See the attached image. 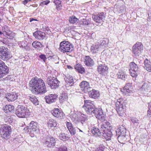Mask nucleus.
I'll use <instances>...</instances> for the list:
<instances>
[{"mask_svg":"<svg viewBox=\"0 0 151 151\" xmlns=\"http://www.w3.org/2000/svg\"><path fill=\"white\" fill-rule=\"evenodd\" d=\"M151 109V101L148 103V109Z\"/></svg>","mask_w":151,"mask_h":151,"instance_id":"obj_61","label":"nucleus"},{"mask_svg":"<svg viewBox=\"0 0 151 151\" xmlns=\"http://www.w3.org/2000/svg\"><path fill=\"white\" fill-rule=\"evenodd\" d=\"M94 115L96 118L101 121L105 119V115L103 114L102 109L100 108H95L93 115Z\"/></svg>","mask_w":151,"mask_h":151,"instance_id":"obj_14","label":"nucleus"},{"mask_svg":"<svg viewBox=\"0 0 151 151\" xmlns=\"http://www.w3.org/2000/svg\"><path fill=\"white\" fill-rule=\"evenodd\" d=\"M50 2V1L49 0H46L42 1L41 2L40 4V5L41 6H42V5H47L48 4H49Z\"/></svg>","mask_w":151,"mask_h":151,"instance_id":"obj_55","label":"nucleus"},{"mask_svg":"<svg viewBox=\"0 0 151 151\" xmlns=\"http://www.w3.org/2000/svg\"><path fill=\"white\" fill-rule=\"evenodd\" d=\"M53 2L55 3L56 6V8L57 9H61L62 7L61 5V1L59 0H54Z\"/></svg>","mask_w":151,"mask_h":151,"instance_id":"obj_43","label":"nucleus"},{"mask_svg":"<svg viewBox=\"0 0 151 151\" xmlns=\"http://www.w3.org/2000/svg\"><path fill=\"white\" fill-rule=\"evenodd\" d=\"M74 67L75 69H76L79 73L82 74L85 72V70L84 68H83L80 64H77L74 66Z\"/></svg>","mask_w":151,"mask_h":151,"instance_id":"obj_34","label":"nucleus"},{"mask_svg":"<svg viewBox=\"0 0 151 151\" xmlns=\"http://www.w3.org/2000/svg\"><path fill=\"white\" fill-rule=\"evenodd\" d=\"M39 57L44 62H45L46 61L47 58L44 55H41Z\"/></svg>","mask_w":151,"mask_h":151,"instance_id":"obj_56","label":"nucleus"},{"mask_svg":"<svg viewBox=\"0 0 151 151\" xmlns=\"http://www.w3.org/2000/svg\"><path fill=\"white\" fill-rule=\"evenodd\" d=\"M66 127L68 129L70 134L73 136L75 135L76 133V130L73 126V125L70 122H66Z\"/></svg>","mask_w":151,"mask_h":151,"instance_id":"obj_24","label":"nucleus"},{"mask_svg":"<svg viewBox=\"0 0 151 151\" xmlns=\"http://www.w3.org/2000/svg\"><path fill=\"white\" fill-rule=\"evenodd\" d=\"M67 67L69 69H72L73 68L70 65H67Z\"/></svg>","mask_w":151,"mask_h":151,"instance_id":"obj_63","label":"nucleus"},{"mask_svg":"<svg viewBox=\"0 0 151 151\" xmlns=\"http://www.w3.org/2000/svg\"><path fill=\"white\" fill-rule=\"evenodd\" d=\"M143 49V45L140 42H137L132 47L133 53L135 56H138L141 53Z\"/></svg>","mask_w":151,"mask_h":151,"instance_id":"obj_10","label":"nucleus"},{"mask_svg":"<svg viewBox=\"0 0 151 151\" xmlns=\"http://www.w3.org/2000/svg\"><path fill=\"white\" fill-rule=\"evenodd\" d=\"M16 115L19 118H25L30 115L29 109L23 105H18L16 110Z\"/></svg>","mask_w":151,"mask_h":151,"instance_id":"obj_3","label":"nucleus"},{"mask_svg":"<svg viewBox=\"0 0 151 151\" xmlns=\"http://www.w3.org/2000/svg\"><path fill=\"white\" fill-rule=\"evenodd\" d=\"M89 96L94 99H97L99 96L100 94L99 91L95 90H90V91H88Z\"/></svg>","mask_w":151,"mask_h":151,"instance_id":"obj_21","label":"nucleus"},{"mask_svg":"<svg viewBox=\"0 0 151 151\" xmlns=\"http://www.w3.org/2000/svg\"><path fill=\"white\" fill-rule=\"evenodd\" d=\"M83 108L86 112L88 114L93 115L95 107L93 105L91 101L89 100H86L84 101V105Z\"/></svg>","mask_w":151,"mask_h":151,"instance_id":"obj_6","label":"nucleus"},{"mask_svg":"<svg viewBox=\"0 0 151 151\" xmlns=\"http://www.w3.org/2000/svg\"><path fill=\"white\" fill-rule=\"evenodd\" d=\"M65 81L70 86L73 85L74 84L73 78L72 77H67L66 78Z\"/></svg>","mask_w":151,"mask_h":151,"instance_id":"obj_44","label":"nucleus"},{"mask_svg":"<svg viewBox=\"0 0 151 151\" xmlns=\"http://www.w3.org/2000/svg\"><path fill=\"white\" fill-rule=\"evenodd\" d=\"M132 83H128L126 84L123 89V90H121V91L126 94L129 95L128 93H129L132 91Z\"/></svg>","mask_w":151,"mask_h":151,"instance_id":"obj_20","label":"nucleus"},{"mask_svg":"<svg viewBox=\"0 0 151 151\" xmlns=\"http://www.w3.org/2000/svg\"><path fill=\"white\" fill-rule=\"evenodd\" d=\"M58 151H67V149L65 147H62L59 148Z\"/></svg>","mask_w":151,"mask_h":151,"instance_id":"obj_54","label":"nucleus"},{"mask_svg":"<svg viewBox=\"0 0 151 151\" xmlns=\"http://www.w3.org/2000/svg\"><path fill=\"white\" fill-rule=\"evenodd\" d=\"M101 46L99 44L93 45L91 47V50L93 53H96L99 50L100 47Z\"/></svg>","mask_w":151,"mask_h":151,"instance_id":"obj_32","label":"nucleus"},{"mask_svg":"<svg viewBox=\"0 0 151 151\" xmlns=\"http://www.w3.org/2000/svg\"><path fill=\"white\" fill-rule=\"evenodd\" d=\"M116 133L118 134V135H119L122 134L124 135L126 134V129L123 126H121L117 129V131H116Z\"/></svg>","mask_w":151,"mask_h":151,"instance_id":"obj_37","label":"nucleus"},{"mask_svg":"<svg viewBox=\"0 0 151 151\" xmlns=\"http://www.w3.org/2000/svg\"><path fill=\"white\" fill-rule=\"evenodd\" d=\"M116 76L117 78H120L124 80H126L127 78V76L125 75V73L121 70L119 71Z\"/></svg>","mask_w":151,"mask_h":151,"instance_id":"obj_29","label":"nucleus"},{"mask_svg":"<svg viewBox=\"0 0 151 151\" xmlns=\"http://www.w3.org/2000/svg\"><path fill=\"white\" fill-rule=\"evenodd\" d=\"M129 65L130 68V70H137L138 68L137 65L133 62L130 63Z\"/></svg>","mask_w":151,"mask_h":151,"instance_id":"obj_42","label":"nucleus"},{"mask_svg":"<svg viewBox=\"0 0 151 151\" xmlns=\"http://www.w3.org/2000/svg\"><path fill=\"white\" fill-rule=\"evenodd\" d=\"M70 117L73 122L76 124L80 120V119L78 117V115L76 114H73L70 115Z\"/></svg>","mask_w":151,"mask_h":151,"instance_id":"obj_38","label":"nucleus"},{"mask_svg":"<svg viewBox=\"0 0 151 151\" xmlns=\"http://www.w3.org/2000/svg\"><path fill=\"white\" fill-rule=\"evenodd\" d=\"M28 127L29 129H30L29 134L32 137H34L39 132L38 125L36 122L31 121Z\"/></svg>","mask_w":151,"mask_h":151,"instance_id":"obj_7","label":"nucleus"},{"mask_svg":"<svg viewBox=\"0 0 151 151\" xmlns=\"http://www.w3.org/2000/svg\"><path fill=\"white\" fill-rule=\"evenodd\" d=\"M145 68L149 72H151V63L148 60L146 59L145 60Z\"/></svg>","mask_w":151,"mask_h":151,"instance_id":"obj_30","label":"nucleus"},{"mask_svg":"<svg viewBox=\"0 0 151 151\" xmlns=\"http://www.w3.org/2000/svg\"><path fill=\"white\" fill-rule=\"evenodd\" d=\"M30 87L32 88V91L35 94H43L47 92L45 83L42 79L35 77L29 81Z\"/></svg>","mask_w":151,"mask_h":151,"instance_id":"obj_1","label":"nucleus"},{"mask_svg":"<svg viewBox=\"0 0 151 151\" xmlns=\"http://www.w3.org/2000/svg\"><path fill=\"white\" fill-rule=\"evenodd\" d=\"M123 101L122 99H119L117 100L116 104V110L118 114L121 116L124 113V110L122 104Z\"/></svg>","mask_w":151,"mask_h":151,"instance_id":"obj_11","label":"nucleus"},{"mask_svg":"<svg viewBox=\"0 0 151 151\" xmlns=\"http://www.w3.org/2000/svg\"><path fill=\"white\" fill-rule=\"evenodd\" d=\"M60 102H63L67 100L68 96L67 94L65 93H63L60 94Z\"/></svg>","mask_w":151,"mask_h":151,"instance_id":"obj_40","label":"nucleus"},{"mask_svg":"<svg viewBox=\"0 0 151 151\" xmlns=\"http://www.w3.org/2000/svg\"><path fill=\"white\" fill-rule=\"evenodd\" d=\"M18 96V95L16 93H7L5 97L8 101H12L17 99Z\"/></svg>","mask_w":151,"mask_h":151,"instance_id":"obj_19","label":"nucleus"},{"mask_svg":"<svg viewBox=\"0 0 151 151\" xmlns=\"http://www.w3.org/2000/svg\"><path fill=\"white\" fill-rule=\"evenodd\" d=\"M148 15L149 18L150 19H151V12H150V13L148 14Z\"/></svg>","mask_w":151,"mask_h":151,"instance_id":"obj_64","label":"nucleus"},{"mask_svg":"<svg viewBox=\"0 0 151 151\" xmlns=\"http://www.w3.org/2000/svg\"><path fill=\"white\" fill-rule=\"evenodd\" d=\"M81 124L83 126H86L87 125V123L86 122V121L84 120H81L80 119V121L78 122V124Z\"/></svg>","mask_w":151,"mask_h":151,"instance_id":"obj_50","label":"nucleus"},{"mask_svg":"<svg viewBox=\"0 0 151 151\" xmlns=\"http://www.w3.org/2000/svg\"><path fill=\"white\" fill-rule=\"evenodd\" d=\"M91 133L95 137L103 136L102 132L97 128L93 127L91 130Z\"/></svg>","mask_w":151,"mask_h":151,"instance_id":"obj_27","label":"nucleus"},{"mask_svg":"<svg viewBox=\"0 0 151 151\" xmlns=\"http://www.w3.org/2000/svg\"><path fill=\"white\" fill-rule=\"evenodd\" d=\"M84 59V62L86 65L91 66L94 65V61L89 56H86Z\"/></svg>","mask_w":151,"mask_h":151,"instance_id":"obj_25","label":"nucleus"},{"mask_svg":"<svg viewBox=\"0 0 151 151\" xmlns=\"http://www.w3.org/2000/svg\"><path fill=\"white\" fill-rule=\"evenodd\" d=\"M59 137L60 139L64 141L68 140L70 138V137L67 134L64 133H60Z\"/></svg>","mask_w":151,"mask_h":151,"instance_id":"obj_39","label":"nucleus"},{"mask_svg":"<svg viewBox=\"0 0 151 151\" xmlns=\"http://www.w3.org/2000/svg\"><path fill=\"white\" fill-rule=\"evenodd\" d=\"M131 120L132 122L134 124L135 123H139V120L136 118L132 117L131 118Z\"/></svg>","mask_w":151,"mask_h":151,"instance_id":"obj_49","label":"nucleus"},{"mask_svg":"<svg viewBox=\"0 0 151 151\" xmlns=\"http://www.w3.org/2000/svg\"><path fill=\"white\" fill-rule=\"evenodd\" d=\"M42 29L44 31L47 32V33H49L50 31L49 28L48 27L45 26L43 27Z\"/></svg>","mask_w":151,"mask_h":151,"instance_id":"obj_53","label":"nucleus"},{"mask_svg":"<svg viewBox=\"0 0 151 151\" xmlns=\"http://www.w3.org/2000/svg\"><path fill=\"white\" fill-rule=\"evenodd\" d=\"M28 126H27V127L25 128H24V130L26 132H30V129H29V127Z\"/></svg>","mask_w":151,"mask_h":151,"instance_id":"obj_60","label":"nucleus"},{"mask_svg":"<svg viewBox=\"0 0 151 151\" xmlns=\"http://www.w3.org/2000/svg\"><path fill=\"white\" fill-rule=\"evenodd\" d=\"M32 45L34 48L38 49L41 48L42 47V45L40 42L36 41L33 42Z\"/></svg>","mask_w":151,"mask_h":151,"instance_id":"obj_41","label":"nucleus"},{"mask_svg":"<svg viewBox=\"0 0 151 151\" xmlns=\"http://www.w3.org/2000/svg\"><path fill=\"white\" fill-rule=\"evenodd\" d=\"M130 74L133 77H136L138 73V70H129Z\"/></svg>","mask_w":151,"mask_h":151,"instance_id":"obj_47","label":"nucleus"},{"mask_svg":"<svg viewBox=\"0 0 151 151\" xmlns=\"http://www.w3.org/2000/svg\"><path fill=\"white\" fill-rule=\"evenodd\" d=\"M149 89L150 87L148 85L145 83H143L141 88L142 91H147L149 90Z\"/></svg>","mask_w":151,"mask_h":151,"instance_id":"obj_46","label":"nucleus"},{"mask_svg":"<svg viewBox=\"0 0 151 151\" xmlns=\"http://www.w3.org/2000/svg\"><path fill=\"white\" fill-rule=\"evenodd\" d=\"M9 69L5 63L0 60V78H2L8 73Z\"/></svg>","mask_w":151,"mask_h":151,"instance_id":"obj_12","label":"nucleus"},{"mask_svg":"<svg viewBox=\"0 0 151 151\" xmlns=\"http://www.w3.org/2000/svg\"><path fill=\"white\" fill-rule=\"evenodd\" d=\"M49 60L51 59L52 61H54L55 60H56L58 58L57 56L56 55H53L52 56H49L48 57Z\"/></svg>","mask_w":151,"mask_h":151,"instance_id":"obj_52","label":"nucleus"},{"mask_svg":"<svg viewBox=\"0 0 151 151\" xmlns=\"http://www.w3.org/2000/svg\"><path fill=\"white\" fill-rule=\"evenodd\" d=\"M105 18L104 13H100L96 15L93 14L92 18L96 22L100 23Z\"/></svg>","mask_w":151,"mask_h":151,"instance_id":"obj_15","label":"nucleus"},{"mask_svg":"<svg viewBox=\"0 0 151 151\" xmlns=\"http://www.w3.org/2000/svg\"><path fill=\"white\" fill-rule=\"evenodd\" d=\"M126 134L124 135L123 134L119 135L117 138L119 140V141L121 142L123 141H125L126 140V138L125 137Z\"/></svg>","mask_w":151,"mask_h":151,"instance_id":"obj_45","label":"nucleus"},{"mask_svg":"<svg viewBox=\"0 0 151 151\" xmlns=\"http://www.w3.org/2000/svg\"><path fill=\"white\" fill-rule=\"evenodd\" d=\"M89 20L86 18L81 19L79 21V24L80 27H83L85 25H88L89 24Z\"/></svg>","mask_w":151,"mask_h":151,"instance_id":"obj_36","label":"nucleus"},{"mask_svg":"<svg viewBox=\"0 0 151 151\" xmlns=\"http://www.w3.org/2000/svg\"><path fill=\"white\" fill-rule=\"evenodd\" d=\"M81 120L86 121L87 120V116L84 114H81L80 118Z\"/></svg>","mask_w":151,"mask_h":151,"instance_id":"obj_51","label":"nucleus"},{"mask_svg":"<svg viewBox=\"0 0 151 151\" xmlns=\"http://www.w3.org/2000/svg\"><path fill=\"white\" fill-rule=\"evenodd\" d=\"M94 115L96 118L101 121L105 119V115L103 114L102 109L100 108H95L93 115Z\"/></svg>","mask_w":151,"mask_h":151,"instance_id":"obj_13","label":"nucleus"},{"mask_svg":"<svg viewBox=\"0 0 151 151\" xmlns=\"http://www.w3.org/2000/svg\"><path fill=\"white\" fill-rule=\"evenodd\" d=\"M78 20V19L75 16L70 17L69 19V21L70 23H74Z\"/></svg>","mask_w":151,"mask_h":151,"instance_id":"obj_48","label":"nucleus"},{"mask_svg":"<svg viewBox=\"0 0 151 151\" xmlns=\"http://www.w3.org/2000/svg\"><path fill=\"white\" fill-rule=\"evenodd\" d=\"M60 50L63 52H70L73 50V46L68 41H63L60 44Z\"/></svg>","mask_w":151,"mask_h":151,"instance_id":"obj_4","label":"nucleus"},{"mask_svg":"<svg viewBox=\"0 0 151 151\" xmlns=\"http://www.w3.org/2000/svg\"><path fill=\"white\" fill-rule=\"evenodd\" d=\"M79 86L81 90L85 92L90 91V90L92 89L90 87L89 83L86 81H83L81 82Z\"/></svg>","mask_w":151,"mask_h":151,"instance_id":"obj_17","label":"nucleus"},{"mask_svg":"<svg viewBox=\"0 0 151 151\" xmlns=\"http://www.w3.org/2000/svg\"><path fill=\"white\" fill-rule=\"evenodd\" d=\"M52 114L55 117L60 119L63 118L64 116L63 113L58 109H55Z\"/></svg>","mask_w":151,"mask_h":151,"instance_id":"obj_23","label":"nucleus"},{"mask_svg":"<svg viewBox=\"0 0 151 151\" xmlns=\"http://www.w3.org/2000/svg\"><path fill=\"white\" fill-rule=\"evenodd\" d=\"M4 35L8 38L11 39H13L14 36V33L8 30L5 31Z\"/></svg>","mask_w":151,"mask_h":151,"instance_id":"obj_31","label":"nucleus"},{"mask_svg":"<svg viewBox=\"0 0 151 151\" xmlns=\"http://www.w3.org/2000/svg\"><path fill=\"white\" fill-rule=\"evenodd\" d=\"M35 37L39 40H43L45 37V33L41 31H37L33 34Z\"/></svg>","mask_w":151,"mask_h":151,"instance_id":"obj_22","label":"nucleus"},{"mask_svg":"<svg viewBox=\"0 0 151 151\" xmlns=\"http://www.w3.org/2000/svg\"><path fill=\"white\" fill-rule=\"evenodd\" d=\"M14 106L10 104L6 105V106L3 108L4 111L6 113H7L8 112H13L14 111Z\"/></svg>","mask_w":151,"mask_h":151,"instance_id":"obj_28","label":"nucleus"},{"mask_svg":"<svg viewBox=\"0 0 151 151\" xmlns=\"http://www.w3.org/2000/svg\"><path fill=\"white\" fill-rule=\"evenodd\" d=\"M108 68L105 64H100L97 67L98 71L99 73L103 75L106 74L108 70Z\"/></svg>","mask_w":151,"mask_h":151,"instance_id":"obj_16","label":"nucleus"},{"mask_svg":"<svg viewBox=\"0 0 151 151\" xmlns=\"http://www.w3.org/2000/svg\"><path fill=\"white\" fill-rule=\"evenodd\" d=\"M47 83L52 88H55L59 86L60 82L53 77L49 76L47 78Z\"/></svg>","mask_w":151,"mask_h":151,"instance_id":"obj_9","label":"nucleus"},{"mask_svg":"<svg viewBox=\"0 0 151 151\" xmlns=\"http://www.w3.org/2000/svg\"><path fill=\"white\" fill-rule=\"evenodd\" d=\"M27 99H29L35 105L38 104V101L35 96H29L27 97Z\"/></svg>","mask_w":151,"mask_h":151,"instance_id":"obj_35","label":"nucleus"},{"mask_svg":"<svg viewBox=\"0 0 151 151\" xmlns=\"http://www.w3.org/2000/svg\"><path fill=\"white\" fill-rule=\"evenodd\" d=\"M57 95L56 94H50L45 97L46 103L50 104L55 102L57 97Z\"/></svg>","mask_w":151,"mask_h":151,"instance_id":"obj_18","label":"nucleus"},{"mask_svg":"<svg viewBox=\"0 0 151 151\" xmlns=\"http://www.w3.org/2000/svg\"><path fill=\"white\" fill-rule=\"evenodd\" d=\"M12 130L10 126L5 125L0 128V135L1 137L5 139H7L9 138Z\"/></svg>","mask_w":151,"mask_h":151,"instance_id":"obj_5","label":"nucleus"},{"mask_svg":"<svg viewBox=\"0 0 151 151\" xmlns=\"http://www.w3.org/2000/svg\"><path fill=\"white\" fill-rule=\"evenodd\" d=\"M12 56L8 51V49L4 46L0 47V58L3 60L10 58Z\"/></svg>","mask_w":151,"mask_h":151,"instance_id":"obj_8","label":"nucleus"},{"mask_svg":"<svg viewBox=\"0 0 151 151\" xmlns=\"http://www.w3.org/2000/svg\"><path fill=\"white\" fill-rule=\"evenodd\" d=\"M102 121L101 124H100L99 126H100L101 131L102 132L103 137L106 140H110L112 135L110 123L105 119Z\"/></svg>","mask_w":151,"mask_h":151,"instance_id":"obj_2","label":"nucleus"},{"mask_svg":"<svg viewBox=\"0 0 151 151\" xmlns=\"http://www.w3.org/2000/svg\"><path fill=\"white\" fill-rule=\"evenodd\" d=\"M48 127H55L57 126V123L56 121L52 119H49L47 122Z\"/></svg>","mask_w":151,"mask_h":151,"instance_id":"obj_33","label":"nucleus"},{"mask_svg":"<svg viewBox=\"0 0 151 151\" xmlns=\"http://www.w3.org/2000/svg\"><path fill=\"white\" fill-rule=\"evenodd\" d=\"M55 143V139L53 137H51L47 139L45 142L46 145L50 147L54 146Z\"/></svg>","mask_w":151,"mask_h":151,"instance_id":"obj_26","label":"nucleus"},{"mask_svg":"<svg viewBox=\"0 0 151 151\" xmlns=\"http://www.w3.org/2000/svg\"><path fill=\"white\" fill-rule=\"evenodd\" d=\"M33 21H37V20L36 19H34L32 18H30V22H32Z\"/></svg>","mask_w":151,"mask_h":151,"instance_id":"obj_62","label":"nucleus"},{"mask_svg":"<svg viewBox=\"0 0 151 151\" xmlns=\"http://www.w3.org/2000/svg\"><path fill=\"white\" fill-rule=\"evenodd\" d=\"M147 116L148 117L151 116V109H149L147 111Z\"/></svg>","mask_w":151,"mask_h":151,"instance_id":"obj_57","label":"nucleus"},{"mask_svg":"<svg viewBox=\"0 0 151 151\" xmlns=\"http://www.w3.org/2000/svg\"><path fill=\"white\" fill-rule=\"evenodd\" d=\"M28 0H24L22 1V3L24 5L26 4L28 2Z\"/></svg>","mask_w":151,"mask_h":151,"instance_id":"obj_59","label":"nucleus"},{"mask_svg":"<svg viewBox=\"0 0 151 151\" xmlns=\"http://www.w3.org/2000/svg\"><path fill=\"white\" fill-rule=\"evenodd\" d=\"M99 151H104V148L101 146H99L98 148H97Z\"/></svg>","mask_w":151,"mask_h":151,"instance_id":"obj_58","label":"nucleus"}]
</instances>
